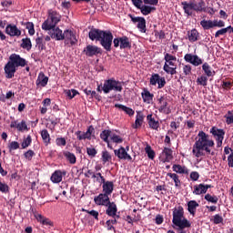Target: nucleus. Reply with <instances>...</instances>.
Here are the masks:
<instances>
[{
	"label": "nucleus",
	"mask_w": 233,
	"mask_h": 233,
	"mask_svg": "<svg viewBox=\"0 0 233 233\" xmlns=\"http://www.w3.org/2000/svg\"><path fill=\"white\" fill-rule=\"evenodd\" d=\"M102 90L104 94H109L112 90H115V92H122L123 84L114 78L107 79L105 81Z\"/></svg>",
	"instance_id": "nucleus-7"
},
{
	"label": "nucleus",
	"mask_w": 233,
	"mask_h": 233,
	"mask_svg": "<svg viewBox=\"0 0 233 233\" xmlns=\"http://www.w3.org/2000/svg\"><path fill=\"white\" fill-rule=\"evenodd\" d=\"M17 130L19 132H24V130H28V126L26 125V121L22 120L21 123L16 126Z\"/></svg>",
	"instance_id": "nucleus-48"
},
{
	"label": "nucleus",
	"mask_w": 233,
	"mask_h": 233,
	"mask_svg": "<svg viewBox=\"0 0 233 233\" xmlns=\"http://www.w3.org/2000/svg\"><path fill=\"white\" fill-rule=\"evenodd\" d=\"M31 143H32V137L28 135L27 137L22 142V148H26L30 147Z\"/></svg>",
	"instance_id": "nucleus-54"
},
{
	"label": "nucleus",
	"mask_w": 233,
	"mask_h": 233,
	"mask_svg": "<svg viewBox=\"0 0 233 233\" xmlns=\"http://www.w3.org/2000/svg\"><path fill=\"white\" fill-rule=\"evenodd\" d=\"M142 99L144 103L150 105V103H152V99H154V94H151V92L148 90H144L142 93Z\"/></svg>",
	"instance_id": "nucleus-30"
},
{
	"label": "nucleus",
	"mask_w": 233,
	"mask_h": 233,
	"mask_svg": "<svg viewBox=\"0 0 233 233\" xmlns=\"http://www.w3.org/2000/svg\"><path fill=\"white\" fill-rule=\"evenodd\" d=\"M8 148L10 151L17 150V148H19V143L17 141H13L9 144Z\"/></svg>",
	"instance_id": "nucleus-57"
},
{
	"label": "nucleus",
	"mask_w": 233,
	"mask_h": 233,
	"mask_svg": "<svg viewBox=\"0 0 233 233\" xmlns=\"http://www.w3.org/2000/svg\"><path fill=\"white\" fill-rule=\"evenodd\" d=\"M184 59L187 63H190L194 66H199L203 65V60L198 56V55L186 54Z\"/></svg>",
	"instance_id": "nucleus-16"
},
{
	"label": "nucleus",
	"mask_w": 233,
	"mask_h": 233,
	"mask_svg": "<svg viewBox=\"0 0 233 233\" xmlns=\"http://www.w3.org/2000/svg\"><path fill=\"white\" fill-rule=\"evenodd\" d=\"M183 10L187 15H192L193 12H207V4L205 0H200L198 3L192 2H181Z\"/></svg>",
	"instance_id": "nucleus-3"
},
{
	"label": "nucleus",
	"mask_w": 233,
	"mask_h": 233,
	"mask_svg": "<svg viewBox=\"0 0 233 233\" xmlns=\"http://www.w3.org/2000/svg\"><path fill=\"white\" fill-rule=\"evenodd\" d=\"M164 59L166 61L163 66L164 72L167 74H170V76L177 74V71H176L177 68V66H176V61L177 60V58L167 53L164 56Z\"/></svg>",
	"instance_id": "nucleus-6"
},
{
	"label": "nucleus",
	"mask_w": 233,
	"mask_h": 233,
	"mask_svg": "<svg viewBox=\"0 0 233 233\" xmlns=\"http://www.w3.org/2000/svg\"><path fill=\"white\" fill-rule=\"evenodd\" d=\"M86 152L91 157H96V155L97 154V150L94 147H87Z\"/></svg>",
	"instance_id": "nucleus-59"
},
{
	"label": "nucleus",
	"mask_w": 233,
	"mask_h": 233,
	"mask_svg": "<svg viewBox=\"0 0 233 233\" xmlns=\"http://www.w3.org/2000/svg\"><path fill=\"white\" fill-rule=\"evenodd\" d=\"M64 40L66 45L74 46L77 43V38L76 37V34L70 29H66L64 31Z\"/></svg>",
	"instance_id": "nucleus-13"
},
{
	"label": "nucleus",
	"mask_w": 233,
	"mask_h": 233,
	"mask_svg": "<svg viewBox=\"0 0 233 233\" xmlns=\"http://www.w3.org/2000/svg\"><path fill=\"white\" fill-rule=\"evenodd\" d=\"M26 59L21 57V56L17 54H12L9 56L7 65H5L4 68L6 79H12L17 71V68H19V66L23 68L26 66Z\"/></svg>",
	"instance_id": "nucleus-2"
},
{
	"label": "nucleus",
	"mask_w": 233,
	"mask_h": 233,
	"mask_svg": "<svg viewBox=\"0 0 233 233\" xmlns=\"http://www.w3.org/2000/svg\"><path fill=\"white\" fill-rule=\"evenodd\" d=\"M115 108H118V110H122V112H125L126 114H127V116H134L135 112L132 108L124 106L122 104H116L115 105Z\"/></svg>",
	"instance_id": "nucleus-29"
},
{
	"label": "nucleus",
	"mask_w": 233,
	"mask_h": 233,
	"mask_svg": "<svg viewBox=\"0 0 233 233\" xmlns=\"http://www.w3.org/2000/svg\"><path fill=\"white\" fill-rule=\"evenodd\" d=\"M159 108L158 111L162 114H170V107H168V100L165 96L158 98Z\"/></svg>",
	"instance_id": "nucleus-18"
},
{
	"label": "nucleus",
	"mask_w": 233,
	"mask_h": 233,
	"mask_svg": "<svg viewBox=\"0 0 233 233\" xmlns=\"http://www.w3.org/2000/svg\"><path fill=\"white\" fill-rule=\"evenodd\" d=\"M102 161L103 163H108V161H112V156L108 151H103L102 152Z\"/></svg>",
	"instance_id": "nucleus-44"
},
{
	"label": "nucleus",
	"mask_w": 233,
	"mask_h": 233,
	"mask_svg": "<svg viewBox=\"0 0 233 233\" xmlns=\"http://www.w3.org/2000/svg\"><path fill=\"white\" fill-rule=\"evenodd\" d=\"M110 139L111 141H113V143H117V144L123 143V138L116 134L112 135L110 137Z\"/></svg>",
	"instance_id": "nucleus-56"
},
{
	"label": "nucleus",
	"mask_w": 233,
	"mask_h": 233,
	"mask_svg": "<svg viewBox=\"0 0 233 233\" xmlns=\"http://www.w3.org/2000/svg\"><path fill=\"white\" fill-rule=\"evenodd\" d=\"M51 181L53 183H61L63 181V172L61 170L55 171L51 176Z\"/></svg>",
	"instance_id": "nucleus-25"
},
{
	"label": "nucleus",
	"mask_w": 233,
	"mask_h": 233,
	"mask_svg": "<svg viewBox=\"0 0 233 233\" xmlns=\"http://www.w3.org/2000/svg\"><path fill=\"white\" fill-rule=\"evenodd\" d=\"M128 17H130L134 25L137 24V27L140 32H142V34H145L147 32V20H145V17L134 16L132 15H128Z\"/></svg>",
	"instance_id": "nucleus-10"
},
{
	"label": "nucleus",
	"mask_w": 233,
	"mask_h": 233,
	"mask_svg": "<svg viewBox=\"0 0 233 233\" xmlns=\"http://www.w3.org/2000/svg\"><path fill=\"white\" fill-rule=\"evenodd\" d=\"M145 150L149 159H154L156 157V152H154L150 146H147Z\"/></svg>",
	"instance_id": "nucleus-46"
},
{
	"label": "nucleus",
	"mask_w": 233,
	"mask_h": 233,
	"mask_svg": "<svg viewBox=\"0 0 233 233\" xmlns=\"http://www.w3.org/2000/svg\"><path fill=\"white\" fill-rule=\"evenodd\" d=\"M84 52L87 57H94V56H97L98 54H101V48L97 46H92L88 45L84 49Z\"/></svg>",
	"instance_id": "nucleus-19"
},
{
	"label": "nucleus",
	"mask_w": 233,
	"mask_h": 233,
	"mask_svg": "<svg viewBox=\"0 0 233 233\" xmlns=\"http://www.w3.org/2000/svg\"><path fill=\"white\" fill-rule=\"evenodd\" d=\"M226 118L227 125H232L233 123V114L232 111H228V114L224 116Z\"/></svg>",
	"instance_id": "nucleus-51"
},
{
	"label": "nucleus",
	"mask_w": 233,
	"mask_h": 233,
	"mask_svg": "<svg viewBox=\"0 0 233 233\" xmlns=\"http://www.w3.org/2000/svg\"><path fill=\"white\" fill-rule=\"evenodd\" d=\"M204 198L206 199V201H208L209 203H214V204L218 203V197L216 196L212 197L210 194L205 195Z\"/></svg>",
	"instance_id": "nucleus-49"
},
{
	"label": "nucleus",
	"mask_w": 233,
	"mask_h": 233,
	"mask_svg": "<svg viewBox=\"0 0 233 233\" xmlns=\"http://www.w3.org/2000/svg\"><path fill=\"white\" fill-rule=\"evenodd\" d=\"M190 179H192V181H198L199 179V173H198V171H192L190 173Z\"/></svg>",
	"instance_id": "nucleus-62"
},
{
	"label": "nucleus",
	"mask_w": 233,
	"mask_h": 233,
	"mask_svg": "<svg viewBox=\"0 0 233 233\" xmlns=\"http://www.w3.org/2000/svg\"><path fill=\"white\" fill-rule=\"evenodd\" d=\"M97 174L94 173L92 170H87V172L85 173V177H92L93 179H96V177H97Z\"/></svg>",
	"instance_id": "nucleus-60"
},
{
	"label": "nucleus",
	"mask_w": 233,
	"mask_h": 233,
	"mask_svg": "<svg viewBox=\"0 0 233 233\" xmlns=\"http://www.w3.org/2000/svg\"><path fill=\"white\" fill-rule=\"evenodd\" d=\"M193 194H195V196H201V194H207V191L205 189V184L194 186Z\"/></svg>",
	"instance_id": "nucleus-31"
},
{
	"label": "nucleus",
	"mask_w": 233,
	"mask_h": 233,
	"mask_svg": "<svg viewBox=\"0 0 233 233\" xmlns=\"http://www.w3.org/2000/svg\"><path fill=\"white\" fill-rule=\"evenodd\" d=\"M103 32L104 31L96 28L91 29L89 31V39H91V41H99Z\"/></svg>",
	"instance_id": "nucleus-22"
},
{
	"label": "nucleus",
	"mask_w": 233,
	"mask_h": 233,
	"mask_svg": "<svg viewBox=\"0 0 233 233\" xmlns=\"http://www.w3.org/2000/svg\"><path fill=\"white\" fill-rule=\"evenodd\" d=\"M205 131H199L196 142L193 145L192 154L195 157H203V156H214L216 153L212 151V147L216 145L214 140Z\"/></svg>",
	"instance_id": "nucleus-1"
},
{
	"label": "nucleus",
	"mask_w": 233,
	"mask_h": 233,
	"mask_svg": "<svg viewBox=\"0 0 233 233\" xmlns=\"http://www.w3.org/2000/svg\"><path fill=\"white\" fill-rule=\"evenodd\" d=\"M64 156H65L66 159L67 161H69V163L71 165H76V155H74V153H70L69 151H66V152H64Z\"/></svg>",
	"instance_id": "nucleus-38"
},
{
	"label": "nucleus",
	"mask_w": 233,
	"mask_h": 233,
	"mask_svg": "<svg viewBox=\"0 0 233 233\" xmlns=\"http://www.w3.org/2000/svg\"><path fill=\"white\" fill-rule=\"evenodd\" d=\"M83 212H86L87 214H89L90 216H92L93 218H95V219H99V212H97L96 210H87V209H82Z\"/></svg>",
	"instance_id": "nucleus-55"
},
{
	"label": "nucleus",
	"mask_w": 233,
	"mask_h": 233,
	"mask_svg": "<svg viewBox=\"0 0 233 233\" xmlns=\"http://www.w3.org/2000/svg\"><path fill=\"white\" fill-rule=\"evenodd\" d=\"M134 6L140 10L143 15H148L152 14V12L156 11V7L143 5V0H138L137 2H136L134 4Z\"/></svg>",
	"instance_id": "nucleus-12"
},
{
	"label": "nucleus",
	"mask_w": 233,
	"mask_h": 233,
	"mask_svg": "<svg viewBox=\"0 0 233 233\" xmlns=\"http://www.w3.org/2000/svg\"><path fill=\"white\" fill-rule=\"evenodd\" d=\"M41 137H42L44 143H46V145H48V143H50V134L48 133V130H46V129L42 130Z\"/></svg>",
	"instance_id": "nucleus-41"
},
{
	"label": "nucleus",
	"mask_w": 233,
	"mask_h": 233,
	"mask_svg": "<svg viewBox=\"0 0 233 233\" xmlns=\"http://www.w3.org/2000/svg\"><path fill=\"white\" fill-rule=\"evenodd\" d=\"M36 85L40 86H45L48 85V76H45V73L41 72L38 75V78L36 80Z\"/></svg>",
	"instance_id": "nucleus-27"
},
{
	"label": "nucleus",
	"mask_w": 233,
	"mask_h": 233,
	"mask_svg": "<svg viewBox=\"0 0 233 233\" xmlns=\"http://www.w3.org/2000/svg\"><path fill=\"white\" fill-rule=\"evenodd\" d=\"M25 28L26 30H28L29 35H34V34H35V29L34 28V23L26 22Z\"/></svg>",
	"instance_id": "nucleus-45"
},
{
	"label": "nucleus",
	"mask_w": 233,
	"mask_h": 233,
	"mask_svg": "<svg viewBox=\"0 0 233 233\" xmlns=\"http://www.w3.org/2000/svg\"><path fill=\"white\" fill-rule=\"evenodd\" d=\"M20 46L25 50L30 51L32 50V41L30 40V38H23Z\"/></svg>",
	"instance_id": "nucleus-37"
},
{
	"label": "nucleus",
	"mask_w": 233,
	"mask_h": 233,
	"mask_svg": "<svg viewBox=\"0 0 233 233\" xmlns=\"http://www.w3.org/2000/svg\"><path fill=\"white\" fill-rule=\"evenodd\" d=\"M207 81H208V78H207L205 76H202L197 79L198 85H201L202 86H207Z\"/></svg>",
	"instance_id": "nucleus-53"
},
{
	"label": "nucleus",
	"mask_w": 233,
	"mask_h": 233,
	"mask_svg": "<svg viewBox=\"0 0 233 233\" xmlns=\"http://www.w3.org/2000/svg\"><path fill=\"white\" fill-rule=\"evenodd\" d=\"M197 207H199V204L197 203L196 200L189 201L187 203V210H188L189 214H192V216H195Z\"/></svg>",
	"instance_id": "nucleus-33"
},
{
	"label": "nucleus",
	"mask_w": 233,
	"mask_h": 233,
	"mask_svg": "<svg viewBox=\"0 0 233 233\" xmlns=\"http://www.w3.org/2000/svg\"><path fill=\"white\" fill-rule=\"evenodd\" d=\"M110 134H112V131L110 130H104L100 134L101 139H103V141L107 144L108 148H112L110 147V141L108 140V137H110Z\"/></svg>",
	"instance_id": "nucleus-34"
},
{
	"label": "nucleus",
	"mask_w": 233,
	"mask_h": 233,
	"mask_svg": "<svg viewBox=\"0 0 233 233\" xmlns=\"http://www.w3.org/2000/svg\"><path fill=\"white\" fill-rule=\"evenodd\" d=\"M8 190H9L8 185L0 181V192H4L5 194H6Z\"/></svg>",
	"instance_id": "nucleus-61"
},
{
	"label": "nucleus",
	"mask_w": 233,
	"mask_h": 233,
	"mask_svg": "<svg viewBox=\"0 0 233 233\" xmlns=\"http://www.w3.org/2000/svg\"><path fill=\"white\" fill-rule=\"evenodd\" d=\"M49 35L51 39H56V41H63L65 40V33L59 27H53L49 29Z\"/></svg>",
	"instance_id": "nucleus-15"
},
{
	"label": "nucleus",
	"mask_w": 233,
	"mask_h": 233,
	"mask_svg": "<svg viewBox=\"0 0 233 233\" xmlns=\"http://www.w3.org/2000/svg\"><path fill=\"white\" fill-rule=\"evenodd\" d=\"M106 213L107 214V216H111V218H114V216H116V214L117 213V206L116 205V203L109 202Z\"/></svg>",
	"instance_id": "nucleus-24"
},
{
	"label": "nucleus",
	"mask_w": 233,
	"mask_h": 233,
	"mask_svg": "<svg viewBox=\"0 0 233 233\" xmlns=\"http://www.w3.org/2000/svg\"><path fill=\"white\" fill-rule=\"evenodd\" d=\"M183 72L185 76H190V74H192V66H190V65L184 66Z\"/></svg>",
	"instance_id": "nucleus-58"
},
{
	"label": "nucleus",
	"mask_w": 233,
	"mask_h": 233,
	"mask_svg": "<svg viewBox=\"0 0 233 233\" xmlns=\"http://www.w3.org/2000/svg\"><path fill=\"white\" fill-rule=\"evenodd\" d=\"M173 172H176L177 174H188V168L185 166H181L179 164H175L172 167Z\"/></svg>",
	"instance_id": "nucleus-26"
},
{
	"label": "nucleus",
	"mask_w": 233,
	"mask_h": 233,
	"mask_svg": "<svg viewBox=\"0 0 233 233\" xmlns=\"http://www.w3.org/2000/svg\"><path fill=\"white\" fill-rule=\"evenodd\" d=\"M48 18L42 24L43 30H52V28H56L57 23L61 21V15L54 10H49Z\"/></svg>",
	"instance_id": "nucleus-5"
},
{
	"label": "nucleus",
	"mask_w": 233,
	"mask_h": 233,
	"mask_svg": "<svg viewBox=\"0 0 233 233\" xmlns=\"http://www.w3.org/2000/svg\"><path fill=\"white\" fill-rule=\"evenodd\" d=\"M77 94H79V92H77V90L76 89L66 90V95L67 96V97H69V99H74V97H76Z\"/></svg>",
	"instance_id": "nucleus-50"
},
{
	"label": "nucleus",
	"mask_w": 233,
	"mask_h": 233,
	"mask_svg": "<svg viewBox=\"0 0 233 233\" xmlns=\"http://www.w3.org/2000/svg\"><path fill=\"white\" fill-rule=\"evenodd\" d=\"M5 34L11 37H19L22 32L21 29L17 28V25L9 24L5 27Z\"/></svg>",
	"instance_id": "nucleus-17"
},
{
	"label": "nucleus",
	"mask_w": 233,
	"mask_h": 233,
	"mask_svg": "<svg viewBox=\"0 0 233 233\" xmlns=\"http://www.w3.org/2000/svg\"><path fill=\"white\" fill-rule=\"evenodd\" d=\"M143 119H145V116H143V114L137 113L134 128H139V127L143 125Z\"/></svg>",
	"instance_id": "nucleus-40"
},
{
	"label": "nucleus",
	"mask_w": 233,
	"mask_h": 233,
	"mask_svg": "<svg viewBox=\"0 0 233 233\" xmlns=\"http://www.w3.org/2000/svg\"><path fill=\"white\" fill-rule=\"evenodd\" d=\"M184 216L185 211L183 210V207L175 208L173 211L172 223L175 224L176 227H178L180 229L190 228V221L185 218Z\"/></svg>",
	"instance_id": "nucleus-4"
},
{
	"label": "nucleus",
	"mask_w": 233,
	"mask_h": 233,
	"mask_svg": "<svg viewBox=\"0 0 233 233\" xmlns=\"http://www.w3.org/2000/svg\"><path fill=\"white\" fill-rule=\"evenodd\" d=\"M200 25L204 30H210V28H214V21L212 20H202Z\"/></svg>",
	"instance_id": "nucleus-39"
},
{
	"label": "nucleus",
	"mask_w": 233,
	"mask_h": 233,
	"mask_svg": "<svg viewBox=\"0 0 233 233\" xmlns=\"http://www.w3.org/2000/svg\"><path fill=\"white\" fill-rule=\"evenodd\" d=\"M163 156H165V161H170L172 159V149L168 148V147H165L163 152H162Z\"/></svg>",
	"instance_id": "nucleus-42"
},
{
	"label": "nucleus",
	"mask_w": 233,
	"mask_h": 233,
	"mask_svg": "<svg viewBox=\"0 0 233 233\" xmlns=\"http://www.w3.org/2000/svg\"><path fill=\"white\" fill-rule=\"evenodd\" d=\"M160 77L161 76H159V74L152 75V76L150 77V85L156 86V85H157V83L159 82Z\"/></svg>",
	"instance_id": "nucleus-47"
},
{
	"label": "nucleus",
	"mask_w": 233,
	"mask_h": 233,
	"mask_svg": "<svg viewBox=\"0 0 233 233\" xmlns=\"http://www.w3.org/2000/svg\"><path fill=\"white\" fill-rule=\"evenodd\" d=\"M131 44L130 40L127 36H122L120 37V48L125 49V48H131Z\"/></svg>",
	"instance_id": "nucleus-36"
},
{
	"label": "nucleus",
	"mask_w": 233,
	"mask_h": 233,
	"mask_svg": "<svg viewBox=\"0 0 233 233\" xmlns=\"http://www.w3.org/2000/svg\"><path fill=\"white\" fill-rule=\"evenodd\" d=\"M228 30H230V25H228L226 28L219 29L218 31L216 32L215 37H219V35H225V34H227Z\"/></svg>",
	"instance_id": "nucleus-52"
},
{
	"label": "nucleus",
	"mask_w": 233,
	"mask_h": 233,
	"mask_svg": "<svg viewBox=\"0 0 233 233\" xmlns=\"http://www.w3.org/2000/svg\"><path fill=\"white\" fill-rule=\"evenodd\" d=\"M187 37L191 43H196L199 37V33L197 29H192L191 31L187 32Z\"/></svg>",
	"instance_id": "nucleus-32"
},
{
	"label": "nucleus",
	"mask_w": 233,
	"mask_h": 233,
	"mask_svg": "<svg viewBox=\"0 0 233 233\" xmlns=\"http://www.w3.org/2000/svg\"><path fill=\"white\" fill-rule=\"evenodd\" d=\"M114 40V35L110 31H104L101 38L98 40L100 41V45L106 50L110 52L112 50V41Z\"/></svg>",
	"instance_id": "nucleus-8"
},
{
	"label": "nucleus",
	"mask_w": 233,
	"mask_h": 233,
	"mask_svg": "<svg viewBox=\"0 0 233 233\" xmlns=\"http://www.w3.org/2000/svg\"><path fill=\"white\" fill-rule=\"evenodd\" d=\"M94 132V127L93 126H90L86 132H81V131H77L76 133V136L77 137V139L79 141H83V139H91L92 137V133Z\"/></svg>",
	"instance_id": "nucleus-20"
},
{
	"label": "nucleus",
	"mask_w": 233,
	"mask_h": 233,
	"mask_svg": "<svg viewBox=\"0 0 233 233\" xmlns=\"http://www.w3.org/2000/svg\"><path fill=\"white\" fill-rule=\"evenodd\" d=\"M147 119L150 128L153 130H157V128H159V121H156V119L152 117V115H147Z\"/></svg>",
	"instance_id": "nucleus-28"
},
{
	"label": "nucleus",
	"mask_w": 233,
	"mask_h": 233,
	"mask_svg": "<svg viewBox=\"0 0 233 233\" xmlns=\"http://www.w3.org/2000/svg\"><path fill=\"white\" fill-rule=\"evenodd\" d=\"M96 176H99L101 183H103L102 188H103L104 194L110 196L112 192H114V182L106 181L105 177H103L101 173H96Z\"/></svg>",
	"instance_id": "nucleus-11"
},
{
	"label": "nucleus",
	"mask_w": 233,
	"mask_h": 233,
	"mask_svg": "<svg viewBox=\"0 0 233 233\" xmlns=\"http://www.w3.org/2000/svg\"><path fill=\"white\" fill-rule=\"evenodd\" d=\"M202 70H204V72H205L206 76H208V77H212V68L210 67L208 63L203 64Z\"/></svg>",
	"instance_id": "nucleus-43"
},
{
	"label": "nucleus",
	"mask_w": 233,
	"mask_h": 233,
	"mask_svg": "<svg viewBox=\"0 0 233 233\" xmlns=\"http://www.w3.org/2000/svg\"><path fill=\"white\" fill-rule=\"evenodd\" d=\"M167 177L173 179L176 188L181 187V180H179V176L176 173H167Z\"/></svg>",
	"instance_id": "nucleus-35"
},
{
	"label": "nucleus",
	"mask_w": 233,
	"mask_h": 233,
	"mask_svg": "<svg viewBox=\"0 0 233 233\" xmlns=\"http://www.w3.org/2000/svg\"><path fill=\"white\" fill-rule=\"evenodd\" d=\"M210 134H212L217 141V147L221 148L223 147V139H225V130L213 127L210 129Z\"/></svg>",
	"instance_id": "nucleus-9"
},
{
	"label": "nucleus",
	"mask_w": 233,
	"mask_h": 233,
	"mask_svg": "<svg viewBox=\"0 0 233 233\" xmlns=\"http://www.w3.org/2000/svg\"><path fill=\"white\" fill-rule=\"evenodd\" d=\"M35 218L38 221V223H41V225H44L46 227H52V225H54V223L51 222L49 218H46L41 214H35Z\"/></svg>",
	"instance_id": "nucleus-23"
},
{
	"label": "nucleus",
	"mask_w": 233,
	"mask_h": 233,
	"mask_svg": "<svg viewBox=\"0 0 233 233\" xmlns=\"http://www.w3.org/2000/svg\"><path fill=\"white\" fill-rule=\"evenodd\" d=\"M228 166L229 167V168H233V151L228 157Z\"/></svg>",
	"instance_id": "nucleus-64"
},
{
	"label": "nucleus",
	"mask_w": 233,
	"mask_h": 233,
	"mask_svg": "<svg viewBox=\"0 0 233 233\" xmlns=\"http://www.w3.org/2000/svg\"><path fill=\"white\" fill-rule=\"evenodd\" d=\"M114 152L115 156H116L118 159H127V161H132V157L127 153V149H125V147L116 149Z\"/></svg>",
	"instance_id": "nucleus-21"
},
{
	"label": "nucleus",
	"mask_w": 233,
	"mask_h": 233,
	"mask_svg": "<svg viewBox=\"0 0 233 233\" xmlns=\"http://www.w3.org/2000/svg\"><path fill=\"white\" fill-rule=\"evenodd\" d=\"M108 196L106 193H101L97 197H95L94 201L96 205L108 207L110 205V198Z\"/></svg>",
	"instance_id": "nucleus-14"
},
{
	"label": "nucleus",
	"mask_w": 233,
	"mask_h": 233,
	"mask_svg": "<svg viewBox=\"0 0 233 233\" xmlns=\"http://www.w3.org/2000/svg\"><path fill=\"white\" fill-rule=\"evenodd\" d=\"M34 151L33 150H28L27 152L25 153V159H28V161H32V157H34Z\"/></svg>",
	"instance_id": "nucleus-63"
}]
</instances>
